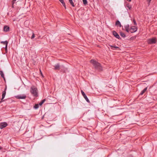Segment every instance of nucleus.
Masks as SVG:
<instances>
[{
  "mask_svg": "<svg viewBox=\"0 0 157 157\" xmlns=\"http://www.w3.org/2000/svg\"><path fill=\"white\" fill-rule=\"evenodd\" d=\"M90 62L93 64L96 69L100 71L102 70V67L100 64L98 62L94 59H91L90 60Z\"/></svg>",
  "mask_w": 157,
  "mask_h": 157,
  "instance_id": "nucleus-1",
  "label": "nucleus"
},
{
  "mask_svg": "<svg viewBox=\"0 0 157 157\" xmlns=\"http://www.w3.org/2000/svg\"><path fill=\"white\" fill-rule=\"evenodd\" d=\"M30 92L34 96L37 97L38 96V90L34 86H32L30 88Z\"/></svg>",
  "mask_w": 157,
  "mask_h": 157,
  "instance_id": "nucleus-2",
  "label": "nucleus"
},
{
  "mask_svg": "<svg viewBox=\"0 0 157 157\" xmlns=\"http://www.w3.org/2000/svg\"><path fill=\"white\" fill-rule=\"evenodd\" d=\"M147 42L148 44H152L156 43V39L155 38H153L148 39Z\"/></svg>",
  "mask_w": 157,
  "mask_h": 157,
  "instance_id": "nucleus-3",
  "label": "nucleus"
},
{
  "mask_svg": "<svg viewBox=\"0 0 157 157\" xmlns=\"http://www.w3.org/2000/svg\"><path fill=\"white\" fill-rule=\"evenodd\" d=\"M137 28L135 26H132L130 28L129 32L131 33H133L137 31Z\"/></svg>",
  "mask_w": 157,
  "mask_h": 157,
  "instance_id": "nucleus-4",
  "label": "nucleus"
},
{
  "mask_svg": "<svg viewBox=\"0 0 157 157\" xmlns=\"http://www.w3.org/2000/svg\"><path fill=\"white\" fill-rule=\"evenodd\" d=\"M16 98L18 99H25L26 98L25 94H19L16 96Z\"/></svg>",
  "mask_w": 157,
  "mask_h": 157,
  "instance_id": "nucleus-5",
  "label": "nucleus"
},
{
  "mask_svg": "<svg viewBox=\"0 0 157 157\" xmlns=\"http://www.w3.org/2000/svg\"><path fill=\"white\" fill-rule=\"evenodd\" d=\"M81 93L82 94V96H83V97H84V98L86 100V101L88 103H90V101L89 100L88 98L87 97L86 95V94H85V93L84 92V91L83 90H81Z\"/></svg>",
  "mask_w": 157,
  "mask_h": 157,
  "instance_id": "nucleus-6",
  "label": "nucleus"
},
{
  "mask_svg": "<svg viewBox=\"0 0 157 157\" xmlns=\"http://www.w3.org/2000/svg\"><path fill=\"white\" fill-rule=\"evenodd\" d=\"M7 125L8 124L6 122H2L0 124V128L1 129H3L6 127Z\"/></svg>",
  "mask_w": 157,
  "mask_h": 157,
  "instance_id": "nucleus-7",
  "label": "nucleus"
},
{
  "mask_svg": "<svg viewBox=\"0 0 157 157\" xmlns=\"http://www.w3.org/2000/svg\"><path fill=\"white\" fill-rule=\"evenodd\" d=\"M113 35L115 37L119 39L120 38V37L118 34L117 33V32L115 31H113Z\"/></svg>",
  "mask_w": 157,
  "mask_h": 157,
  "instance_id": "nucleus-8",
  "label": "nucleus"
},
{
  "mask_svg": "<svg viewBox=\"0 0 157 157\" xmlns=\"http://www.w3.org/2000/svg\"><path fill=\"white\" fill-rule=\"evenodd\" d=\"M124 28L125 31L128 33L130 31L129 26V25L128 24L124 26Z\"/></svg>",
  "mask_w": 157,
  "mask_h": 157,
  "instance_id": "nucleus-9",
  "label": "nucleus"
},
{
  "mask_svg": "<svg viewBox=\"0 0 157 157\" xmlns=\"http://www.w3.org/2000/svg\"><path fill=\"white\" fill-rule=\"evenodd\" d=\"M10 30V28L7 25H5L4 27L3 30L6 32H8Z\"/></svg>",
  "mask_w": 157,
  "mask_h": 157,
  "instance_id": "nucleus-10",
  "label": "nucleus"
},
{
  "mask_svg": "<svg viewBox=\"0 0 157 157\" xmlns=\"http://www.w3.org/2000/svg\"><path fill=\"white\" fill-rule=\"evenodd\" d=\"M6 94V92L5 91H3L2 92V101H0V103L2 101H2V100L4 98L5 95Z\"/></svg>",
  "mask_w": 157,
  "mask_h": 157,
  "instance_id": "nucleus-11",
  "label": "nucleus"
},
{
  "mask_svg": "<svg viewBox=\"0 0 157 157\" xmlns=\"http://www.w3.org/2000/svg\"><path fill=\"white\" fill-rule=\"evenodd\" d=\"M60 65L59 63H57L54 66V69L55 70H58L59 69Z\"/></svg>",
  "mask_w": 157,
  "mask_h": 157,
  "instance_id": "nucleus-12",
  "label": "nucleus"
},
{
  "mask_svg": "<svg viewBox=\"0 0 157 157\" xmlns=\"http://www.w3.org/2000/svg\"><path fill=\"white\" fill-rule=\"evenodd\" d=\"M147 89V87L145 88L143 90H142L140 94V95H142L146 91Z\"/></svg>",
  "mask_w": 157,
  "mask_h": 157,
  "instance_id": "nucleus-13",
  "label": "nucleus"
},
{
  "mask_svg": "<svg viewBox=\"0 0 157 157\" xmlns=\"http://www.w3.org/2000/svg\"><path fill=\"white\" fill-rule=\"evenodd\" d=\"M115 25L117 26H119L120 27L122 26V25L121 24L120 22L118 20H117L116 21Z\"/></svg>",
  "mask_w": 157,
  "mask_h": 157,
  "instance_id": "nucleus-14",
  "label": "nucleus"
},
{
  "mask_svg": "<svg viewBox=\"0 0 157 157\" xmlns=\"http://www.w3.org/2000/svg\"><path fill=\"white\" fill-rule=\"evenodd\" d=\"M120 36L123 38H125L126 37V35L125 33L122 32H120Z\"/></svg>",
  "mask_w": 157,
  "mask_h": 157,
  "instance_id": "nucleus-15",
  "label": "nucleus"
},
{
  "mask_svg": "<svg viewBox=\"0 0 157 157\" xmlns=\"http://www.w3.org/2000/svg\"><path fill=\"white\" fill-rule=\"evenodd\" d=\"M59 1L62 3L63 6L66 9V7L65 4V3L63 0H59Z\"/></svg>",
  "mask_w": 157,
  "mask_h": 157,
  "instance_id": "nucleus-16",
  "label": "nucleus"
},
{
  "mask_svg": "<svg viewBox=\"0 0 157 157\" xmlns=\"http://www.w3.org/2000/svg\"><path fill=\"white\" fill-rule=\"evenodd\" d=\"M0 74L1 75V76L2 78H3L5 80L4 75V74L2 71H0Z\"/></svg>",
  "mask_w": 157,
  "mask_h": 157,
  "instance_id": "nucleus-17",
  "label": "nucleus"
},
{
  "mask_svg": "<svg viewBox=\"0 0 157 157\" xmlns=\"http://www.w3.org/2000/svg\"><path fill=\"white\" fill-rule=\"evenodd\" d=\"M1 43L5 45H8V42L6 40L5 41H2L1 42Z\"/></svg>",
  "mask_w": 157,
  "mask_h": 157,
  "instance_id": "nucleus-18",
  "label": "nucleus"
},
{
  "mask_svg": "<svg viewBox=\"0 0 157 157\" xmlns=\"http://www.w3.org/2000/svg\"><path fill=\"white\" fill-rule=\"evenodd\" d=\"M45 100H46L45 99H43V100H41V101L39 103V105L40 106L41 105L44 103L45 101Z\"/></svg>",
  "mask_w": 157,
  "mask_h": 157,
  "instance_id": "nucleus-19",
  "label": "nucleus"
},
{
  "mask_svg": "<svg viewBox=\"0 0 157 157\" xmlns=\"http://www.w3.org/2000/svg\"><path fill=\"white\" fill-rule=\"evenodd\" d=\"M127 7L129 10H130L132 8V6L129 4H127Z\"/></svg>",
  "mask_w": 157,
  "mask_h": 157,
  "instance_id": "nucleus-20",
  "label": "nucleus"
},
{
  "mask_svg": "<svg viewBox=\"0 0 157 157\" xmlns=\"http://www.w3.org/2000/svg\"><path fill=\"white\" fill-rule=\"evenodd\" d=\"M69 3H70V4L73 7L75 6L74 3L73 2L72 0H69Z\"/></svg>",
  "mask_w": 157,
  "mask_h": 157,
  "instance_id": "nucleus-21",
  "label": "nucleus"
},
{
  "mask_svg": "<svg viewBox=\"0 0 157 157\" xmlns=\"http://www.w3.org/2000/svg\"><path fill=\"white\" fill-rule=\"evenodd\" d=\"M39 107V104H35L34 107V108L35 109H38Z\"/></svg>",
  "mask_w": 157,
  "mask_h": 157,
  "instance_id": "nucleus-22",
  "label": "nucleus"
},
{
  "mask_svg": "<svg viewBox=\"0 0 157 157\" xmlns=\"http://www.w3.org/2000/svg\"><path fill=\"white\" fill-rule=\"evenodd\" d=\"M110 46L111 48H116V49L119 48L118 47L116 46L115 45H110Z\"/></svg>",
  "mask_w": 157,
  "mask_h": 157,
  "instance_id": "nucleus-23",
  "label": "nucleus"
},
{
  "mask_svg": "<svg viewBox=\"0 0 157 157\" xmlns=\"http://www.w3.org/2000/svg\"><path fill=\"white\" fill-rule=\"evenodd\" d=\"M83 3L84 5H86L87 3V0H82Z\"/></svg>",
  "mask_w": 157,
  "mask_h": 157,
  "instance_id": "nucleus-24",
  "label": "nucleus"
},
{
  "mask_svg": "<svg viewBox=\"0 0 157 157\" xmlns=\"http://www.w3.org/2000/svg\"><path fill=\"white\" fill-rule=\"evenodd\" d=\"M133 22L134 23V25H136L137 24H136V22L135 19H133Z\"/></svg>",
  "mask_w": 157,
  "mask_h": 157,
  "instance_id": "nucleus-25",
  "label": "nucleus"
},
{
  "mask_svg": "<svg viewBox=\"0 0 157 157\" xmlns=\"http://www.w3.org/2000/svg\"><path fill=\"white\" fill-rule=\"evenodd\" d=\"M17 0H13V1H12V7H13V5L14 4V3L15 2H16V1Z\"/></svg>",
  "mask_w": 157,
  "mask_h": 157,
  "instance_id": "nucleus-26",
  "label": "nucleus"
},
{
  "mask_svg": "<svg viewBox=\"0 0 157 157\" xmlns=\"http://www.w3.org/2000/svg\"><path fill=\"white\" fill-rule=\"evenodd\" d=\"M34 37H35V35H34V33H33V35L31 36V39H33V38H34Z\"/></svg>",
  "mask_w": 157,
  "mask_h": 157,
  "instance_id": "nucleus-27",
  "label": "nucleus"
},
{
  "mask_svg": "<svg viewBox=\"0 0 157 157\" xmlns=\"http://www.w3.org/2000/svg\"><path fill=\"white\" fill-rule=\"evenodd\" d=\"M151 0H148L147 1L148 2V6H149L150 5V1Z\"/></svg>",
  "mask_w": 157,
  "mask_h": 157,
  "instance_id": "nucleus-28",
  "label": "nucleus"
},
{
  "mask_svg": "<svg viewBox=\"0 0 157 157\" xmlns=\"http://www.w3.org/2000/svg\"><path fill=\"white\" fill-rule=\"evenodd\" d=\"M6 89H7V86H6V87H5V88L4 89V91H5L6 92Z\"/></svg>",
  "mask_w": 157,
  "mask_h": 157,
  "instance_id": "nucleus-29",
  "label": "nucleus"
},
{
  "mask_svg": "<svg viewBox=\"0 0 157 157\" xmlns=\"http://www.w3.org/2000/svg\"><path fill=\"white\" fill-rule=\"evenodd\" d=\"M5 49L6 50H7V45H6V46H5Z\"/></svg>",
  "mask_w": 157,
  "mask_h": 157,
  "instance_id": "nucleus-30",
  "label": "nucleus"
},
{
  "mask_svg": "<svg viewBox=\"0 0 157 157\" xmlns=\"http://www.w3.org/2000/svg\"><path fill=\"white\" fill-rule=\"evenodd\" d=\"M2 147L0 146V150H2Z\"/></svg>",
  "mask_w": 157,
  "mask_h": 157,
  "instance_id": "nucleus-31",
  "label": "nucleus"
},
{
  "mask_svg": "<svg viewBox=\"0 0 157 157\" xmlns=\"http://www.w3.org/2000/svg\"><path fill=\"white\" fill-rule=\"evenodd\" d=\"M128 2H131V0H127Z\"/></svg>",
  "mask_w": 157,
  "mask_h": 157,
  "instance_id": "nucleus-32",
  "label": "nucleus"
}]
</instances>
